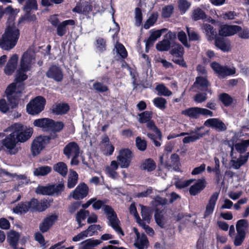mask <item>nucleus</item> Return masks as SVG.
I'll use <instances>...</instances> for the list:
<instances>
[{
  "instance_id": "79ce46f5",
  "label": "nucleus",
  "mask_w": 249,
  "mask_h": 249,
  "mask_svg": "<svg viewBox=\"0 0 249 249\" xmlns=\"http://www.w3.org/2000/svg\"><path fill=\"white\" fill-rule=\"evenodd\" d=\"M153 102L155 106L160 109L163 110L166 107L167 102L166 100L163 97H156L154 99Z\"/></svg>"
},
{
  "instance_id": "7c9ffc66",
  "label": "nucleus",
  "mask_w": 249,
  "mask_h": 249,
  "mask_svg": "<svg viewBox=\"0 0 249 249\" xmlns=\"http://www.w3.org/2000/svg\"><path fill=\"white\" fill-rule=\"evenodd\" d=\"M64 124L61 121H55L51 119L49 127V132H53L54 133L60 132L64 127Z\"/></svg>"
},
{
  "instance_id": "f257e3e1",
  "label": "nucleus",
  "mask_w": 249,
  "mask_h": 249,
  "mask_svg": "<svg viewBox=\"0 0 249 249\" xmlns=\"http://www.w3.org/2000/svg\"><path fill=\"white\" fill-rule=\"evenodd\" d=\"M16 18L11 17L7 19L4 33L0 38V48L5 51L13 49L17 45L20 36V31L15 24Z\"/></svg>"
},
{
  "instance_id": "393cba45",
  "label": "nucleus",
  "mask_w": 249,
  "mask_h": 249,
  "mask_svg": "<svg viewBox=\"0 0 249 249\" xmlns=\"http://www.w3.org/2000/svg\"><path fill=\"white\" fill-rule=\"evenodd\" d=\"M214 40L215 46L223 52H228L231 50L230 44L227 43L223 37L217 36Z\"/></svg>"
},
{
  "instance_id": "4c0bfd02",
  "label": "nucleus",
  "mask_w": 249,
  "mask_h": 249,
  "mask_svg": "<svg viewBox=\"0 0 249 249\" xmlns=\"http://www.w3.org/2000/svg\"><path fill=\"white\" fill-rule=\"evenodd\" d=\"M52 171V168L49 166H42L35 169L34 175L36 176H44L49 174Z\"/></svg>"
},
{
  "instance_id": "4be33fe9",
  "label": "nucleus",
  "mask_w": 249,
  "mask_h": 249,
  "mask_svg": "<svg viewBox=\"0 0 249 249\" xmlns=\"http://www.w3.org/2000/svg\"><path fill=\"white\" fill-rule=\"evenodd\" d=\"M202 29L205 33L206 38L208 41L213 40L217 36L216 29L211 24L204 23L202 26Z\"/></svg>"
},
{
  "instance_id": "774afa93",
  "label": "nucleus",
  "mask_w": 249,
  "mask_h": 249,
  "mask_svg": "<svg viewBox=\"0 0 249 249\" xmlns=\"http://www.w3.org/2000/svg\"><path fill=\"white\" fill-rule=\"evenodd\" d=\"M187 32L189 41H193L199 40V36L196 32L194 31H190L189 28H187Z\"/></svg>"
},
{
  "instance_id": "0e129e2a",
  "label": "nucleus",
  "mask_w": 249,
  "mask_h": 249,
  "mask_svg": "<svg viewBox=\"0 0 249 249\" xmlns=\"http://www.w3.org/2000/svg\"><path fill=\"white\" fill-rule=\"evenodd\" d=\"M89 214V212L88 210L81 209L76 214V220H84Z\"/></svg>"
},
{
  "instance_id": "338daca9",
  "label": "nucleus",
  "mask_w": 249,
  "mask_h": 249,
  "mask_svg": "<svg viewBox=\"0 0 249 249\" xmlns=\"http://www.w3.org/2000/svg\"><path fill=\"white\" fill-rule=\"evenodd\" d=\"M81 201H74L71 203L68 207L69 212L71 214H73L80 207Z\"/></svg>"
},
{
  "instance_id": "de8ad7c7",
  "label": "nucleus",
  "mask_w": 249,
  "mask_h": 249,
  "mask_svg": "<svg viewBox=\"0 0 249 249\" xmlns=\"http://www.w3.org/2000/svg\"><path fill=\"white\" fill-rule=\"evenodd\" d=\"M136 146L138 149L141 151H144L147 146V143L145 140L142 139L138 136L136 138Z\"/></svg>"
},
{
  "instance_id": "39448f33",
  "label": "nucleus",
  "mask_w": 249,
  "mask_h": 249,
  "mask_svg": "<svg viewBox=\"0 0 249 249\" xmlns=\"http://www.w3.org/2000/svg\"><path fill=\"white\" fill-rule=\"evenodd\" d=\"M104 210L107 215V218L110 222V226L119 234L124 235L123 230L119 225V220L113 209L111 206L106 205L104 206Z\"/></svg>"
},
{
  "instance_id": "ddd939ff",
  "label": "nucleus",
  "mask_w": 249,
  "mask_h": 249,
  "mask_svg": "<svg viewBox=\"0 0 249 249\" xmlns=\"http://www.w3.org/2000/svg\"><path fill=\"white\" fill-rule=\"evenodd\" d=\"M204 125L207 127L214 128L218 131H224L227 129L225 124L219 119L213 118L207 119Z\"/></svg>"
},
{
  "instance_id": "69168bd1",
  "label": "nucleus",
  "mask_w": 249,
  "mask_h": 249,
  "mask_svg": "<svg viewBox=\"0 0 249 249\" xmlns=\"http://www.w3.org/2000/svg\"><path fill=\"white\" fill-rule=\"evenodd\" d=\"M25 10L37 9V4L36 0H27L24 6Z\"/></svg>"
},
{
  "instance_id": "dca6fc26",
  "label": "nucleus",
  "mask_w": 249,
  "mask_h": 249,
  "mask_svg": "<svg viewBox=\"0 0 249 249\" xmlns=\"http://www.w3.org/2000/svg\"><path fill=\"white\" fill-rule=\"evenodd\" d=\"M18 59V55L14 54L8 60L4 69V72L7 75H11L15 71Z\"/></svg>"
},
{
  "instance_id": "e433bc0d",
  "label": "nucleus",
  "mask_w": 249,
  "mask_h": 249,
  "mask_svg": "<svg viewBox=\"0 0 249 249\" xmlns=\"http://www.w3.org/2000/svg\"><path fill=\"white\" fill-rule=\"evenodd\" d=\"M146 127L150 130L155 132L157 135L158 139L160 140H161L162 133L159 128L156 125L155 122L153 120H150L146 123Z\"/></svg>"
},
{
  "instance_id": "bb28decb",
  "label": "nucleus",
  "mask_w": 249,
  "mask_h": 249,
  "mask_svg": "<svg viewBox=\"0 0 249 249\" xmlns=\"http://www.w3.org/2000/svg\"><path fill=\"white\" fill-rule=\"evenodd\" d=\"M181 114L191 118L197 119L201 115V108L192 107L182 110Z\"/></svg>"
},
{
  "instance_id": "9d476101",
  "label": "nucleus",
  "mask_w": 249,
  "mask_h": 249,
  "mask_svg": "<svg viewBox=\"0 0 249 249\" xmlns=\"http://www.w3.org/2000/svg\"><path fill=\"white\" fill-rule=\"evenodd\" d=\"M89 192V188L88 186L83 182L77 185L71 195L75 200H81L85 198L88 196Z\"/></svg>"
},
{
  "instance_id": "2f4dec72",
  "label": "nucleus",
  "mask_w": 249,
  "mask_h": 249,
  "mask_svg": "<svg viewBox=\"0 0 249 249\" xmlns=\"http://www.w3.org/2000/svg\"><path fill=\"white\" fill-rule=\"evenodd\" d=\"M53 170L63 177H65L68 173V168L66 164L60 161L55 164L53 167Z\"/></svg>"
},
{
  "instance_id": "37998d69",
  "label": "nucleus",
  "mask_w": 249,
  "mask_h": 249,
  "mask_svg": "<svg viewBox=\"0 0 249 249\" xmlns=\"http://www.w3.org/2000/svg\"><path fill=\"white\" fill-rule=\"evenodd\" d=\"M156 89L158 92L159 95L169 96L172 95V92L164 84H159L156 87Z\"/></svg>"
},
{
  "instance_id": "6e6552de",
  "label": "nucleus",
  "mask_w": 249,
  "mask_h": 249,
  "mask_svg": "<svg viewBox=\"0 0 249 249\" xmlns=\"http://www.w3.org/2000/svg\"><path fill=\"white\" fill-rule=\"evenodd\" d=\"M211 67L218 74L219 78H224L227 76L234 75L236 72L235 68L231 69L226 66H222L215 61L211 63Z\"/></svg>"
},
{
  "instance_id": "49530a36",
  "label": "nucleus",
  "mask_w": 249,
  "mask_h": 249,
  "mask_svg": "<svg viewBox=\"0 0 249 249\" xmlns=\"http://www.w3.org/2000/svg\"><path fill=\"white\" fill-rule=\"evenodd\" d=\"M178 8L181 14H184L191 6V3L187 0H178Z\"/></svg>"
},
{
  "instance_id": "9b49d317",
  "label": "nucleus",
  "mask_w": 249,
  "mask_h": 249,
  "mask_svg": "<svg viewBox=\"0 0 249 249\" xmlns=\"http://www.w3.org/2000/svg\"><path fill=\"white\" fill-rule=\"evenodd\" d=\"M46 76L56 82H61L63 79L62 69L58 66L53 65L51 66L46 72Z\"/></svg>"
},
{
  "instance_id": "b1692460",
  "label": "nucleus",
  "mask_w": 249,
  "mask_h": 249,
  "mask_svg": "<svg viewBox=\"0 0 249 249\" xmlns=\"http://www.w3.org/2000/svg\"><path fill=\"white\" fill-rule=\"evenodd\" d=\"M140 168L142 170L151 172L156 169V164L152 159L148 158L142 161L140 166Z\"/></svg>"
},
{
  "instance_id": "4d7b16f0",
  "label": "nucleus",
  "mask_w": 249,
  "mask_h": 249,
  "mask_svg": "<svg viewBox=\"0 0 249 249\" xmlns=\"http://www.w3.org/2000/svg\"><path fill=\"white\" fill-rule=\"evenodd\" d=\"M135 25L140 26L142 23V10L139 7H136L135 9Z\"/></svg>"
},
{
  "instance_id": "c03bdc74",
  "label": "nucleus",
  "mask_w": 249,
  "mask_h": 249,
  "mask_svg": "<svg viewBox=\"0 0 249 249\" xmlns=\"http://www.w3.org/2000/svg\"><path fill=\"white\" fill-rule=\"evenodd\" d=\"M205 134L204 133H196L194 135L185 137L183 139L182 142L184 143H188L191 142H194L200 138L203 137Z\"/></svg>"
},
{
  "instance_id": "20e7f679",
  "label": "nucleus",
  "mask_w": 249,
  "mask_h": 249,
  "mask_svg": "<svg viewBox=\"0 0 249 249\" xmlns=\"http://www.w3.org/2000/svg\"><path fill=\"white\" fill-rule=\"evenodd\" d=\"M170 53L174 57L178 58H173L172 61L183 68H187V65L183 58L184 53V48L180 44H175L172 46Z\"/></svg>"
},
{
  "instance_id": "8fccbe9b",
  "label": "nucleus",
  "mask_w": 249,
  "mask_h": 249,
  "mask_svg": "<svg viewBox=\"0 0 249 249\" xmlns=\"http://www.w3.org/2000/svg\"><path fill=\"white\" fill-rule=\"evenodd\" d=\"M246 237V231H237V234L234 240V245L240 246L242 245Z\"/></svg>"
},
{
  "instance_id": "c85d7f7f",
  "label": "nucleus",
  "mask_w": 249,
  "mask_h": 249,
  "mask_svg": "<svg viewBox=\"0 0 249 249\" xmlns=\"http://www.w3.org/2000/svg\"><path fill=\"white\" fill-rule=\"evenodd\" d=\"M196 85L201 88V90L208 91V87L210 86V84L206 77L200 76L196 77V81L194 83V86L199 89V87L196 86Z\"/></svg>"
},
{
  "instance_id": "423d86ee",
  "label": "nucleus",
  "mask_w": 249,
  "mask_h": 249,
  "mask_svg": "<svg viewBox=\"0 0 249 249\" xmlns=\"http://www.w3.org/2000/svg\"><path fill=\"white\" fill-rule=\"evenodd\" d=\"M18 142L17 140L15 134L12 132L5 136L1 141L2 147L7 150L10 155H15L18 151L17 145Z\"/></svg>"
},
{
  "instance_id": "ea45409f",
  "label": "nucleus",
  "mask_w": 249,
  "mask_h": 249,
  "mask_svg": "<svg viewBox=\"0 0 249 249\" xmlns=\"http://www.w3.org/2000/svg\"><path fill=\"white\" fill-rule=\"evenodd\" d=\"M249 146V139L242 140L241 142L236 143L235 145V148L238 153L243 154L247 151V148Z\"/></svg>"
},
{
  "instance_id": "7ed1b4c3",
  "label": "nucleus",
  "mask_w": 249,
  "mask_h": 249,
  "mask_svg": "<svg viewBox=\"0 0 249 249\" xmlns=\"http://www.w3.org/2000/svg\"><path fill=\"white\" fill-rule=\"evenodd\" d=\"M46 103L45 98L41 96H37L31 100L26 105V111L31 115H36L45 108Z\"/></svg>"
},
{
  "instance_id": "2eb2a0df",
  "label": "nucleus",
  "mask_w": 249,
  "mask_h": 249,
  "mask_svg": "<svg viewBox=\"0 0 249 249\" xmlns=\"http://www.w3.org/2000/svg\"><path fill=\"white\" fill-rule=\"evenodd\" d=\"M80 147L75 142H69L63 149V154L68 158L74 155L80 154Z\"/></svg>"
},
{
  "instance_id": "0eeeda50",
  "label": "nucleus",
  "mask_w": 249,
  "mask_h": 249,
  "mask_svg": "<svg viewBox=\"0 0 249 249\" xmlns=\"http://www.w3.org/2000/svg\"><path fill=\"white\" fill-rule=\"evenodd\" d=\"M27 202L28 210L32 213L44 212L49 207L47 200L45 199L39 201L36 198H32L29 201H27Z\"/></svg>"
},
{
  "instance_id": "412c9836",
  "label": "nucleus",
  "mask_w": 249,
  "mask_h": 249,
  "mask_svg": "<svg viewBox=\"0 0 249 249\" xmlns=\"http://www.w3.org/2000/svg\"><path fill=\"white\" fill-rule=\"evenodd\" d=\"M51 119L48 118H42L37 119L33 122L34 126L41 128L44 132H49Z\"/></svg>"
},
{
  "instance_id": "aec40b11",
  "label": "nucleus",
  "mask_w": 249,
  "mask_h": 249,
  "mask_svg": "<svg viewBox=\"0 0 249 249\" xmlns=\"http://www.w3.org/2000/svg\"><path fill=\"white\" fill-rule=\"evenodd\" d=\"M34 59L33 55L28 52L24 53L20 60V67L24 71H28L31 68L32 60Z\"/></svg>"
},
{
  "instance_id": "c9c22d12",
  "label": "nucleus",
  "mask_w": 249,
  "mask_h": 249,
  "mask_svg": "<svg viewBox=\"0 0 249 249\" xmlns=\"http://www.w3.org/2000/svg\"><path fill=\"white\" fill-rule=\"evenodd\" d=\"M138 121L141 124H144L151 120L153 117V112L151 111H144L138 114Z\"/></svg>"
},
{
  "instance_id": "13d9d810",
  "label": "nucleus",
  "mask_w": 249,
  "mask_h": 249,
  "mask_svg": "<svg viewBox=\"0 0 249 249\" xmlns=\"http://www.w3.org/2000/svg\"><path fill=\"white\" fill-rule=\"evenodd\" d=\"M51 190L53 194H55L57 196L61 195V193L64 191L65 187L63 183H59L57 185H51Z\"/></svg>"
},
{
  "instance_id": "72a5a7b5",
  "label": "nucleus",
  "mask_w": 249,
  "mask_h": 249,
  "mask_svg": "<svg viewBox=\"0 0 249 249\" xmlns=\"http://www.w3.org/2000/svg\"><path fill=\"white\" fill-rule=\"evenodd\" d=\"M171 43L168 39H163L156 44V49L160 52L169 51L171 48Z\"/></svg>"
},
{
  "instance_id": "603ef678",
  "label": "nucleus",
  "mask_w": 249,
  "mask_h": 249,
  "mask_svg": "<svg viewBox=\"0 0 249 249\" xmlns=\"http://www.w3.org/2000/svg\"><path fill=\"white\" fill-rule=\"evenodd\" d=\"M51 185L47 186H38L36 190V193L43 195H52Z\"/></svg>"
},
{
  "instance_id": "680f3d73",
  "label": "nucleus",
  "mask_w": 249,
  "mask_h": 249,
  "mask_svg": "<svg viewBox=\"0 0 249 249\" xmlns=\"http://www.w3.org/2000/svg\"><path fill=\"white\" fill-rule=\"evenodd\" d=\"M166 30V29L163 28L160 30H151L150 31V36L155 41L160 38L162 34Z\"/></svg>"
},
{
  "instance_id": "09e8293b",
  "label": "nucleus",
  "mask_w": 249,
  "mask_h": 249,
  "mask_svg": "<svg viewBox=\"0 0 249 249\" xmlns=\"http://www.w3.org/2000/svg\"><path fill=\"white\" fill-rule=\"evenodd\" d=\"M174 7L173 5H168L162 9L161 16L163 18H170L174 12Z\"/></svg>"
},
{
  "instance_id": "a878e982",
  "label": "nucleus",
  "mask_w": 249,
  "mask_h": 249,
  "mask_svg": "<svg viewBox=\"0 0 249 249\" xmlns=\"http://www.w3.org/2000/svg\"><path fill=\"white\" fill-rule=\"evenodd\" d=\"M20 238V234L18 232L12 231L8 235L7 239L8 240L10 246L13 249H17L18 241Z\"/></svg>"
},
{
  "instance_id": "cd10ccee",
  "label": "nucleus",
  "mask_w": 249,
  "mask_h": 249,
  "mask_svg": "<svg viewBox=\"0 0 249 249\" xmlns=\"http://www.w3.org/2000/svg\"><path fill=\"white\" fill-rule=\"evenodd\" d=\"M149 245V241L146 235L142 233L140 237L136 238L134 245L138 249H144Z\"/></svg>"
},
{
  "instance_id": "bf43d9fd",
  "label": "nucleus",
  "mask_w": 249,
  "mask_h": 249,
  "mask_svg": "<svg viewBox=\"0 0 249 249\" xmlns=\"http://www.w3.org/2000/svg\"><path fill=\"white\" fill-rule=\"evenodd\" d=\"M37 18L35 14H32L30 11L27 12L25 17H21L19 18L18 21V24H20L24 20H26L28 21H35Z\"/></svg>"
},
{
  "instance_id": "3c124183",
  "label": "nucleus",
  "mask_w": 249,
  "mask_h": 249,
  "mask_svg": "<svg viewBox=\"0 0 249 249\" xmlns=\"http://www.w3.org/2000/svg\"><path fill=\"white\" fill-rule=\"evenodd\" d=\"M27 71H24V70L22 69L20 67V68L17 71V76L15 78L16 82L17 83H21L26 80L28 78L26 74Z\"/></svg>"
},
{
  "instance_id": "052dcab7",
  "label": "nucleus",
  "mask_w": 249,
  "mask_h": 249,
  "mask_svg": "<svg viewBox=\"0 0 249 249\" xmlns=\"http://www.w3.org/2000/svg\"><path fill=\"white\" fill-rule=\"evenodd\" d=\"M178 38L185 47L187 48L190 47L191 46L187 41L186 33L183 31L178 32Z\"/></svg>"
},
{
  "instance_id": "58836bf2",
  "label": "nucleus",
  "mask_w": 249,
  "mask_h": 249,
  "mask_svg": "<svg viewBox=\"0 0 249 249\" xmlns=\"http://www.w3.org/2000/svg\"><path fill=\"white\" fill-rule=\"evenodd\" d=\"M154 217L157 224L161 228H164L165 221L162 212L157 209L154 214Z\"/></svg>"
},
{
  "instance_id": "864d4df0",
  "label": "nucleus",
  "mask_w": 249,
  "mask_h": 249,
  "mask_svg": "<svg viewBox=\"0 0 249 249\" xmlns=\"http://www.w3.org/2000/svg\"><path fill=\"white\" fill-rule=\"evenodd\" d=\"M78 175L76 171L72 172L71 177H69L68 179L67 187L71 189L73 188L77 183Z\"/></svg>"
},
{
  "instance_id": "a19ab883",
  "label": "nucleus",
  "mask_w": 249,
  "mask_h": 249,
  "mask_svg": "<svg viewBox=\"0 0 249 249\" xmlns=\"http://www.w3.org/2000/svg\"><path fill=\"white\" fill-rule=\"evenodd\" d=\"M192 18L195 21H197L206 18L207 15L201 8H197L193 11Z\"/></svg>"
},
{
  "instance_id": "1a4fd4ad",
  "label": "nucleus",
  "mask_w": 249,
  "mask_h": 249,
  "mask_svg": "<svg viewBox=\"0 0 249 249\" xmlns=\"http://www.w3.org/2000/svg\"><path fill=\"white\" fill-rule=\"evenodd\" d=\"M133 154L130 149L123 148L119 151L117 158L121 167L126 168L129 166Z\"/></svg>"
},
{
  "instance_id": "f8f14e48",
  "label": "nucleus",
  "mask_w": 249,
  "mask_h": 249,
  "mask_svg": "<svg viewBox=\"0 0 249 249\" xmlns=\"http://www.w3.org/2000/svg\"><path fill=\"white\" fill-rule=\"evenodd\" d=\"M219 195V192H215L210 196L208 203L206 206L203 218H206L213 213Z\"/></svg>"
},
{
  "instance_id": "6e6d98bb",
  "label": "nucleus",
  "mask_w": 249,
  "mask_h": 249,
  "mask_svg": "<svg viewBox=\"0 0 249 249\" xmlns=\"http://www.w3.org/2000/svg\"><path fill=\"white\" fill-rule=\"evenodd\" d=\"M248 156L242 157V159H237V160H231L232 167L235 169H238L245 163L248 160Z\"/></svg>"
},
{
  "instance_id": "5701e85b",
  "label": "nucleus",
  "mask_w": 249,
  "mask_h": 249,
  "mask_svg": "<svg viewBox=\"0 0 249 249\" xmlns=\"http://www.w3.org/2000/svg\"><path fill=\"white\" fill-rule=\"evenodd\" d=\"M75 22L73 19H67L61 22L56 27V34L59 36H64L67 31V26L68 25L73 26Z\"/></svg>"
},
{
  "instance_id": "e2e57ef3",
  "label": "nucleus",
  "mask_w": 249,
  "mask_h": 249,
  "mask_svg": "<svg viewBox=\"0 0 249 249\" xmlns=\"http://www.w3.org/2000/svg\"><path fill=\"white\" fill-rule=\"evenodd\" d=\"M116 50L117 53L123 58H125L127 56V52L124 47V46L121 44H118L116 46Z\"/></svg>"
},
{
  "instance_id": "c756f323",
  "label": "nucleus",
  "mask_w": 249,
  "mask_h": 249,
  "mask_svg": "<svg viewBox=\"0 0 249 249\" xmlns=\"http://www.w3.org/2000/svg\"><path fill=\"white\" fill-rule=\"evenodd\" d=\"M13 212L16 214H25L29 212L27 201H21L18 203L15 207L13 208Z\"/></svg>"
},
{
  "instance_id": "6ab92c4d",
  "label": "nucleus",
  "mask_w": 249,
  "mask_h": 249,
  "mask_svg": "<svg viewBox=\"0 0 249 249\" xmlns=\"http://www.w3.org/2000/svg\"><path fill=\"white\" fill-rule=\"evenodd\" d=\"M70 106L66 103H56L52 106V112L55 115L66 114L70 110Z\"/></svg>"
},
{
  "instance_id": "f03ea898",
  "label": "nucleus",
  "mask_w": 249,
  "mask_h": 249,
  "mask_svg": "<svg viewBox=\"0 0 249 249\" xmlns=\"http://www.w3.org/2000/svg\"><path fill=\"white\" fill-rule=\"evenodd\" d=\"M9 129L12 132L19 143H23L29 140L33 134V129L20 123H15L4 130V132Z\"/></svg>"
},
{
  "instance_id": "f704fd0d",
  "label": "nucleus",
  "mask_w": 249,
  "mask_h": 249,
  "mask_svg": "<svg viewBox=\"0 0 249 249\" xmlns=\"http://www.w3.org/2000/svg\"><path fill=\"white\" fill-rule=\"evenodd\" d=\"M158 16V12H153L145 22L143 25V28L145 29H148L150 27L153 26L157 21Z\"/></svg>"
},
{
  "instance_id": "4468645a",
  "label": "nucleus",
  "mask_w": 249,
  "mask_h": 249,
  "mask_svg": "<svg viewBox=\"0 0 249 249\" xmlns=\"http://www.w3.org/2000/svg\"><path fill=\"white\" fill-rule=\"evenodd\" d=\"M242 30L241 27L238 25H225L220 28L219 34L222 36H231L240 32Z\"/></svg>"
},
{
  "instance_id": "f3484780",
  "label": "nucleus",
  "mask_w": 249,
  "mask_h": 249,
  "mask_svg": "<svg viewBox=\"0 0 249 249\" xmlns=\"http://www.w3.org/2000/svg\"><path fill=\"white\" fill-rule=\"evenodd\" d=\"M58 216L52 214L45 218L39 225V230L43 232H47L57 220Z\"/></svg>"
},
{
  "instance_id": "a18cd8bd",
  "label": "nucleus",
  "mask_w": 249,
  "mask_h": 249,
  "mask_svg": "<svg viewBox=\"0 0 249 249\" xmlns=\"http://www.w3.org/2000/svg\"><path fill=\"white\" fill-rule=\"evenodd\" d=\"M249 227V223L247 219H242L238 220L236 224L237 231H246Z\"/></svg>"
},
{
  "instance_id": "5fc2aeb1",
  "label": "nucleus",
  "mask_w": 249,
  "mask_h": 249,
  "mask_svg": "<svg viewBox=\"0 0 249 249\" xmlns=\"http://www.w3.org/2000/svg\"><path fill=\"white\" fill-rule=\"evenodd\" d=\"M93 88L96 91L100 93H103L109 90L107 86L100 82H95L93 84Z\"/></svg>"
},
{
  "instance_id": "473e14b6",
  "label": "nucleus",
  "mask_w": 249,
  "mask_h": 249,
  "mask_svg": "<svg viewBox=\"0 0 249 249\" xmlns=\"http://www.w3.org/2000/svg\"><path fill=\"white\" fill-rule=\"evenodd\" d=\"M219 100L225 107H229L233 103L232 97L227 93H222L218 96Z\"/></svg>"
},
{
  "instance_id": "a211bd4d",
  "label": "nucleus",
  "mask_w": 249,
  "mask_h": 249,
  "mask_svg": "<svg viewBox=\"0 0 249 249\" xmlns=\"http://www.w3.org/2000/svg\"><path fill=\"white\" fill-rule=\"evenodd\" d=\"M45 140L42 136H38L34 139L31 145L32 154L36 156L44 148Z\"/></svg>"
}]
</instances>
